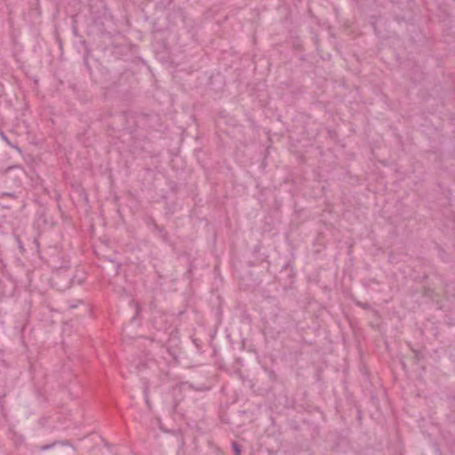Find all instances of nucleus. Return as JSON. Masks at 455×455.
Instances as JSON below:
<instances>
[{"mask_svg":"<svg viewBox=\"0 0 455 455\" xmlns=\"http://www.w3.org/2000/svg\"><path fill=\"white\" fill-rule=\"evenodd\" d=\"M58 444L69 449L71 451H75V447L69 444L68 442H60ZM52 445H57V443H53Z\"/></svg>","mask_w":455,"mask_h":455,"instance_id":"1","label":"nucleus"},{"mask_svg":"<svg viewBox=\"0 0 455 455\" xmlns=\"http://www.w3.org/2000/svg\"><path fill=\"white\" fill-rule=\"evenodd\" d=\"M232 449H233V451H234L235 455H240L241 454V448H240L238 443H232Z\"/></svg>","mask_w":455,"mask_h":455,"instance_id":"2","label":"nucleus"},{"mask_svg":"<svg viewBox=\"0 0 455 455\" xmlns=\"http://www.w3.org/2000/svg\"><path fill=\"white\" fill-rule=\"evenodd\" d=\"M146 403H147L148 408L151 409L152 405H151V403L148 398L146 399Z\"/></svg>","mask_w":455,"mask_h":455,"instance_id":"3","label":"nucleus"},{"mask_svg":"<svg viewBox=\"0 0 455 455\" xmlns=\"http://www.w3.org/2000/svg\"><path fill=\"white\" fill-rule=\"evenodd\" d=\"M50 446H43L42 449L43 450H45V449H48Z\"/></svg>","mask_w":455,"mask_h":455,"instance_id":"4","label":"nucleus"}]
</instances>
